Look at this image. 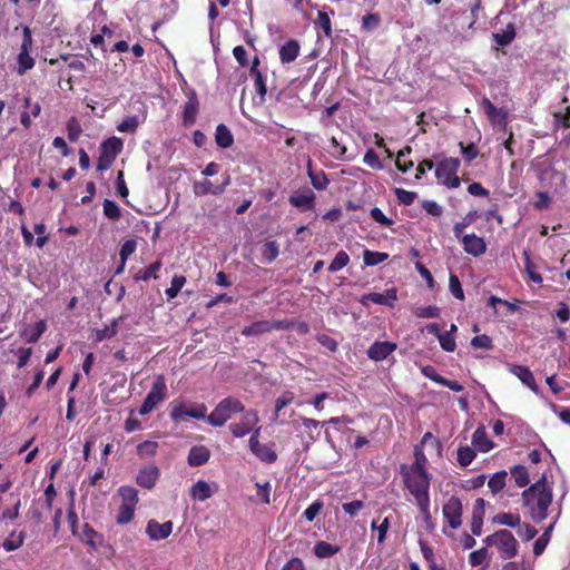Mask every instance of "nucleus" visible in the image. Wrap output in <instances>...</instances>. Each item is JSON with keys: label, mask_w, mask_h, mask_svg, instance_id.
Returning <instances> with one entry per match:
<instances>
[{"label": "nucleus", "mask_w": 570, "mask_h": 570, "mask_svg": "<svg viewBox=\"0 0 570 570\" xmlns=\"http://www.w3.org/2000/svg\"><path fill=\"white\" fill-rule=\"evenodd\" d=\"M552 490L547 484L546 475L522 492L523 507H525L534 522H541L548 517V509L552 503Z\"/></svg>", "instance_id": "1"}, {"label": "nucleus", "mask_w": 570, "mask_h": 570, "mask_svg": "<svg viewBox=\"0 0 570 570\" xmlns=\"http://www.w3.org/2000/svg\"><path fill=\"white\" fill-rule=\"evenodd\" d=\"M400 473L403 478L404 487L414 497L415 502L430 499V483L432 475L428 470H410L407 465L402 464Z\"/></svg>", "instance_id": "2"}, {"label": "nucleus", "mask_w": 570, "mask_h": 570, "mask_svg": "<svg viewBox=\"0 0 570 570\" xmlns=\"http://www.w3.org/2000/svg\"><path fill=\"white\" fill-rule=\"evenodd\" d=\"M245 411V405L235 396H227L218 402L206 421L215 428L223 426L233 415Z\"/></svg>", "instance_id": "3"}, {"label": "nucleus", "mask_w": 570, "mask_h": 570, "mask_svg": "<svg viewBox=\"0 0 570 570\" xmlns=\"http://www.w3.org/2000/svg\"><path fill=\"white\" fill-rule=\"evenodd\" d=\"M487 546L495 547L503 560H509L518 554L519 543L511 531L498 530L484 540Z\"/></svg>", "instance_id": "4"}, {"label": "nucleus", "mask_w": 570, "mask_h": 570, "mask_svg": "<svg viewBox=\"0 0 570 570\" xmlns=\"http://www.w3.org/2000/svg\"><path fill=\"white\" fill-rule=\"evenodd\" d=\"M459 168V158H444L436 165L435 176L448 188H458L461 184V179L458 176Z\"/></svg>", "instance_id": "5"}, {"label": "nucleus", "mask_w": 570, "mask_h": 570, "mask_svg": "<svg viewBox=\"0 0 570 570\" xmlns=\"http://www.w3.org/2000/svg\"><path fill=\"white\" fill-rule=\"evenodd\" d=\"M167 395V385L164 375L158 374L151 385L150 391L145 397L139 414L146 415L150 413Z\"/></svg>", "instance_id": "6"}, {"label": "nucleus", "mask_w": 570, "mask_h": 570, "mask_svg": "<svg viewBox=\"0 0 570 570\" xmlns=\"http://www.w3.org/2000/svg\"><path fill=\"white\" fill-rule=\"evenodd\" d=\"M259 432L261 428L255 429L254 433L250 435L248 445L252 453L265 463H274L277 460V453L274 451L271 444H264L259 442Z\"/></svg>", "instance_id": "7"}, {"label": "nucleus", "mask_w": 570, "mask_h": 570, "mask_svg": "<svg viewBox=\"0 0 570 570\" xmlns=\"http://www.w3.org/2000/svg\"><path fill=\"white\" fill-rule=\"evenodd\" d=\"M462 501L460 498L452 495L443 505L442 513L449 527L456 530L462 524Z\"/></svg>", "instance_id": "8"}, {"label": "nucleus", "mask_w": 570, "mask_h": 570, "mask_svg": "<svg viewBox=\"0 0 570 570\" xmlns=\"http://www.w3.org/2000/svg\"><path fill=\"white\" fill-rule=\"evenodd\" d=\"M259 422L258 414L254 410L246 411L242 420L229 425V431L235 438H243L253 430L257 429Z\"/></svg>", "instance_id": "9"}, {"label": "nucleus", "mask_w": 570, "mask_h": 570, "mask_svg": "<svg viewBox=\"0 0 570 570\" xmlns=\"http://www.w3.org/2000/svg\"><path fill=\"white\" fill-rule=\"evenodd\" d=\"M316 196L309 188L296 190L293 193L288 202L292 206L298 208L301 212L312 210L315 207Z\"/></svg>", "instance_id": "10"}, {"label": "nucleus", "mask_w": 570, "mask_h": 570, "mask_svg": "<svg viewBox=\"0 0 570 570\" xmlns=\"http://www.w3.org/2000/svg\"><path fill=\"white\" fill-rule=\"evenodd\" d=\"M397 344L389 341H375L367 350L370 360L381 362L386 360L395 350Z\"/></svg>", "instance_id": "11"}, {"label": "nucleus", "mask_w": 570, "mask_h": 570, "mask_svg": "<svg viewBox=\"0 0 570 570\" xmlns=\"http://www.w3.org/2000/svg\"><path fill=\"white\" fill-rule=\"evenodd\" d=\"M230 185V176L225 175L224 181L220 185L215 186L210 180L204 179L194 184V193L197 196L206 195H220L225 191L226 187Z\"/></svg>", "instance_id": "12"}, {"label": "nucleus", "mask_w": 570, "mask_h": 570, "mask_svg": "<svg viewBox=\"0 0 570 570\" xmlns=\"http://www.w3.org/2000/svg\"><path fill=\"white\" fill-rule=\"evenodd\" d=\"M173 527L174 524L171 521L159 523L155 519H151L147 522L146 533L151 540H164L170 535Z\"/></svg>", "instance_id": "13"}, {"label": "nucleus", "mask_w": 570, "mask_h": 570, "mask_svg": "<svg viewBox=\"0 0 570 570\" xmlns=\"http://www.w3.org/2000/svg\"><path fill=\"white\" fill-rule=\"evenodd\" d=\"M481 106L484 109V112L488 119L494 124L500 126H507L508 121V111L504 109L497 108L489 98L483 97L481 100Z\"/></svg>", "instance_id": "14"}, {"label": "nucleus", "mask_w": 570, "mask_h": 570, "mask_svg": "<svg viewBox=\"0 0 570 570\" xmlns=\"http://www.w3.org/2000/svg\"><path fill=\"white\" fill-rule=\"evenodd\" d=\"M397 299L396 288L392 287L386 289L384 294L382 293H367L364 294L360 302L363 305H367L368 302L379 304V305H386V306H393V303Z\"/></svg>", "instance_id": "15"}, {"label": "nucleus", "mask_w": 570, "mask_h": 570, "mask_svg": "<svg viewBox=\"0 0 570 570\" xmlns=\"http://www.w3.org/2000/svg\"><path fill=\"white\" fill-rule=\"evenodd\" d=\"M462 244L465 253L478 257L485 253L487 244L482 237L476 236L475 234H469L462 236Z\"/></svg>", "instance_id": "16"}, {"label": "nucleus", "mask_w": 570, "mask_h": 570, "mask_svg": "<svg viewBox=\"0 0 570 570\" xmlns=\"http://www.w3.org/2000/svg\"><path fill=\"white\" fill-rule=\"evenodd\" d=\"M159 478V469L156 465L142 468L136 476V483L144 489H153Z\"/></svg>", "instance_id": "17"}, {"label": "nucleus", "mask_w": 570, "mask_h": 570, "mask_svg": "<svg viewBox=\"0 0 570 570\" xmlns=\"http://www.w3.org/2000/svg\"><path fill=\"white\" fill-rule=\"evenodd\" d=\"M301 52V45L296 39H288L278 50L279 60L283 65L293 62Z\"/></svg>", "instance_id": "18"}, {"label": "nucleus", "mask_w": 570, "mask_h": 570, "mask_svg": "<svg viewBox=\"0 0 570 570\" xmlns=\"http://www.w3.org/2000/svg\"><path fill=\"white\" fill-rule=\"evenodd\" d=\"M188 100L186 101L184 106V112H183V122L185 126H190L195 124L196 117L199 110V101L197 99V95L194 90H191L187 95Z\"/></svg>", "instance_id": "19"}, {"label": "nucleus", "mask_w": 570, "mask_h": 570, "mask_svg": "<svg viewBox=\"0 0 570 570\" xmlns=\"http://www.w3.org/2000/svg\"><path fill=\"white\" fill-rule=\"evenodd\" d=\"M509 371L515 375L524 385H527L531 391L538 393L539 387L534 380V376L529 367L523 365L512 364L509 366Z\"/></svg>", "instance_id": "20"}, {"label": "nucleus", "mask_w": 570, "mask_h": 570, "mask_svg": "<svg viewBox=\"0 0 570 570\" xmlns=\"http://www.w3.org/2000/svg\"><path fill=\"white\" fill-rule=\"evenodd\" d=\"M484 513H485V501L482 498H478L474 503V509H473L472 520H471V531L476 537L481 535Z\"/></svg>", "instance_id": "21"}, {"label": "nucleus", "mask_w": 570, "mask_h": 570, "mask_svg": "<svg viewBox=\"0 0 570 570\" xmlns=\"http://www.w3.org/2000/svg\"><path fill=\"white\" fill-rule=\"evenodd\" d=\"M46 331H47V323L45 320H40L32 326L31 325L26 326L21 331L20 336L27 343H37Z\"/></svg>", "instance_id": "22"}, {"label": "nucleus", "mask_w": 570, "mask_h": 570, "mask_svg": "<svg viewBox=\"0 0 570 570\" xmlns=\"http://www.w3.org/2000/svg\"><path fill=\"white\" fill-rule=\"evenodd\" d=\"M472 444L476 451L489 452L493 449L494 443L488 438L485 428L483 425L476 428L472 435Z\"/></svg>", "instance_id": "23"}, {"label": "nucleus", "mask_w": 570, "mask_h": 570, "mask_svg": "<svg viewBox=\"0 0 570 570\" xmlns=\"http://www.w3.org/2000/svg\"><path fill=\"white\" fill-rule=\"evenodd\" d=\"M307 175L311 179V184L317 190L326 189L327 185L330 184V180L323 169H320V170L313 169V161L311 158H308V161H307Z\"/></svg>", "instance_id": "24"}, {"label": "nucleus", "mask_w": 570, "mask_h": 570, "mask_svg": "<svg viewBox=\"0 0 570 570\" xmlns=\"http://www.w3.org/2000/svg\"><path fill=\"white\" fill-rule=\"evenodd\" d=\"M124 320V316L118 318H114L109 325H106L104 328L94 330L92 336L95 342H102L108 338H112L117 335L119 324Z\"/></svg>", "instance_id": "25"}, {"label": "nucleus", "mask_w": 570, "mask_h": 570, "mask_svg": "<svg viewBox=\"0 0 570 570\" xmlns=\"http://www.w3.org/2000/svg\"><path fill=\"white\" fill-rule=\"evenodd\" d=\"M210 451L204 445H195L189 450L187 462L190 466H199L208 462Z\"/></svg>", "instance_id": "26"}, {"label": "nucleus", "mask_w": 570, "mask_h": 570, "mask_svg": "<svg viewBox=\"0 0 570 570\" xmlns=\"http://www.w3.org/2000/svg\"><path fill=\"white\" fill-rule=\"evenodd\" d=\"M122 147H124L122 140L120 138L114 136V137L105 139L100 144L99 151H102L106 155H109L110 157L116 159L117 156L121 153Z\"/></svg>", "instance_id": "27"}, {"label": "nucleus", "mask_w": 570, "mask_h": 570, "mask_svg": "<svg viewBox=\"0 0 570 570\" xmlns=\"http://www.w3.org/2000/svg\"><path fill=\"white\" fill-rule=\"evenodd\" d=\"M215 141L220 148H229L234 144V136L228 127L224 124H219L216 127Z\"/></svg>", "instance_id": "28"}, {"label": "nucleus", "mask_w": 570, "mask_h": 570, "mask_svg": "<svg viewBox=\"0 0 570 570\" xmlns=\"http://www.w3.org/2000/svg\"><path fill=\"white\" fill-rule=\"evenodd\" d=\"M272 332L271 321H256L248 326H245L242 330V335L249 336H258L265 333Z\"/></svg>", "instance_id": "29"}, {"label": "nucleus", "mask_w": 570, "mask_h": 570, "mask_svg": "<svg viewBox=\"0 0 570 570\" xmlns=\"http://www.w3.org/2000/svg\"><path fill=\"white\" fill-rule=\"evenodd\" d=\"M190 495L194 500L205 501L213 495V491L206 481L199 480L191 485Z\"/></svg>", "instance_id": "30"}, {"label": "nucleus", "mask_w": 570, "mask_h": 570, "mask_svg": "<svg viewBox=\"0 0 570 570\" xmlns=\"http://www.w3.org/2000/svg\"><path fill=\"white\" fill-rule=\"evenodd\" d=\"M341 551V547L326 541H317L314 546V553L320 559L331 558Z\"/></svg>", "instance_id": "31"}, {"label": "nucleus", "mask_w": 570, "mask_h": 570, "mask_svg": "<svg viewBox=\"0 0 570 570\" xmlns=\"http://www.w3.org/2000/svg\"><path fill=\"white\" fill-rule=\"evenodd\" d=\"M492 37L499 46H508L515 38V27L513 23H508L505 29L502 30V32L493 33Z\"/></svg>", "instance_id": "32"}, {"label": "nucleus", "mask_w": 570, "mask_h": 570, "mask_svg": "<svg viewBox=\"0 0 570 570\" xmlns=\"http://www.w3.org/2000/svg\"><path fill=\"white\" fill-rule=\"evenodd\" d=\"M30 52L31 51H21L20 50V52L17 57V63H18L17 72L20 76L24 75L28 70H30L35 67L36 61L31 57Z\"/></svg>", "instance_id": "33"}, {"label": "nucleus", "mask_w": 570, "mask_h": 570, "mask_svg": "<svg viewBox=\"0 0 570 570\" xmlns=\"http://www.w3.org/2000/svg\"><path fill=\"white\" fill-rule=\"evenodd\" d=\"M118 493L121 497L122 503L135 507L138 503V491L130 485H122L118 489Z\"/></svg>", "instance_id": "34"}, {"label": "nucleus", "mask_w": 570, "mask_h": 570, "mask_svg": "<svg viewBox=\"0 0 570 570\" xmlns=\"http://www.w3.org/2000/svg\"><path fill=\"white\" fill-rule=\"evenodd\" d=\"M494 523L507 525L510 528H517L521 523V519L519 514H512L509 512H501L493 517L492 520Z\"/></svg>", "instance_id": "35"}, {"label": "nucleus", "mask_w": 570, "mask_h": 570, "mask_svg": "<svg viewBox=\"0 0 570 570\" xmlns=\"http://www.w3.org/2000/svg\"><path fill=\"white\" fill-rule=\"evenodd\" d=\"M161 261L157 259L156 262L151 263L146 268H142L137 272L135 275L136 281H148L150 278H157V272L161 268Z\"/></svg>", "instance_id": "36"}, {"label": "nucleus", "mask_w": 570, "mask_h": 570, "mask_svg": "<svg viewBox=\"0 0 570 570\" xmlns=\"http://www.w3.org/2000/svg\"><path fill=\"white\" fill-rule=\"evenodd\" d=\"M507 476H508L507 471L501 470V471L494 473L489 479L488 487L490 488V490L492 491L493 494H497L504 489Z\"/></svg>", "instance_id": "37"}, {"label": "nucleus", "mask_w": 570, "mask_h": 570, "mask_svg": "<svg viewBox=\"0 0 570 570\" xmlns=\"http://www.w3.org/2000/svg\"><path fill=\"white\" fill-rule=\"evenodd\" d=\"M24 539H26L24 532L21 531L18 534H16V532L12 531L10 533V535L7 539H4L2 547L8 552L14 551V550L19 549L20 547H22Z\"/></svg>", "instance_id": "38"}, {"label": "nucleus", "mask_w": 570, "mask_h": 570, "mask_svg": "<svg viewBox=\"0 0 570 570\" xmlns=\"http://www.w3.org/2000/svg\"><path fill=\"white\" fill-rule=\"evenodd\" d=\"M389 258L387 253L374 252L365 249L363 253V261L366 266H376Z\"/></svg>", "instance_id": "39"}, {"label": "nucleus", "mask_w": 570, "mask_h": 570, "mask_svg": "<svg viewBox=\"0 0 570 570\" xmlns=\"http://www.w3.org/2000/svg\"><path fill=\"white\" fill-rule=\"evenodd\" d=\"M414 462L407 466L410 470H428V459L424 454L423 446L421 444H416L413 450Z\"/></svg>", "instance_id": "40"}, {"label": "nucleus", "mask_w": 570, "mask_h": 570, "mask_svg": "<svg viewBox=\"0 0 570 570\" xmlns=\"http://www.w3.org/2000/svg\"><path fill=\"white\" fill-rule=\"evenodd\" d=\"M510 472H511L512 478L515 481V484L519 488H523L529 484V482H530L529 473H528V469L524 465H521V464L514 465Z\"/></svg>", "instance_id": "41"}, {"label": "nucleus", "mask_w": 570, "mask_h": 570, "mask_svg": "<svg viewBox=\"0 0 570 570\" xmlns=\"http://www.w3.org/2000/svg\"><path fill=\"white\" fill-rule=\"evenodd\" d=\"M83 540L91 548L96 549L102 541V537L88 523L82 529Z\"/></svg>", "instance_id": "42"}, {"label": "nucleus", "mask_w": 570, "mask_h": 570, "mask_svg": "<svg viewBox=\"0 0 570 570\" xmlns=\"http://www.w3.org/2000/svg\"><path fill=\"white\" fill-rule=\"evenodd\" d=\"M135 510H136L135 507L127 505V504H120V507L118 508L117 515H116V522L121 525L128 524L129 522L132 521V519L135 517Z\"/></svg>", "instance_id": "43"}, {"label": "nucleus", "mask_w": 570, "mask_h": 570, "mask_svg": "<svg viewBox=\"0 0 570 570\" xmlns=\"http://www.w3.org/2000/svg\"><path fill=\"white\" fill-rule=\"evenodd\" d=\"M350 263V256L345 250H340L328 266L330 273L343 269Z\"/></svg>", "instance_id": "44"}, {"label": "nucleus", "mask_w": 570, "mask_h": 570, "mask_svg": "<svg viewBox=\"0 0 570 570\" xmlns=\"http://www.w3.org/2000/svg\"><path fill=\"white\" fill-rule=\"evenodd\" d=\"M186 283V277L183 275H175L170 282V286L165 291L167 298H175L178 293L181 291L183 286Z\"/></svg>", "instance_id": "45"}, {"label": "nucleus", "mask_w": 570, "mask_h": 570, "mask_svg": "<svg viewBox=\"0 0 570 570\" xmlns=\"http://www.w3.org/2000/svg\"><path fill=\"white\" fill-rule=\"evenodd\" d=\"M476 456L475 449L468 445L458 449V462L461 466H468Z\"/></svg>", "instance_id": "46"}, {"label": "nucleus", "mask_w": 570, "mask_h": 570, "mask_svg": "<svg viewBox=\"0 0 570 570\" xmlns=\"http://www.w3.org/2000/svg\"><path fill=\"white\" fill-rule=\"evenodd\" d=\"M413 314L419 318H436L440 317L441 311L435 305H429L414 308Z\"/></svg>", "instance_id": "47"}, {"label": "nucleus", "mask_w": 570, "mask_h": 570, "mask_svg": "<svg viewBox=\"0 0 570 570\" xmlns=\"http://www.w3.org/2000/svg\"><path fill=\"white\" fill-rule=\"evenodd\" d=\"M315 24L326 37H332L331 18L326 11H318Z\"/></svg>", "instance_id": "48"}, {"label": "nucleus", "mask_w": 570, "mask_h": 570, "mask_svg": "<svg viewBox=\"0 0 570 570\" xmlns=\"http://www.w3.org/2000/svg\"><path fill=\"white\" fill-rule=\"evenodd\" d=\"M295 394L292 391H285L275 401L274 420H277L279 412L294 401Z\"/></svg>", "instance_id": "49"}, {"label": "nucleus", "mask_w": 570, "mask_h": 570, "mask_svg": "<svg viewBox=\"0 0 570 570\" xmlns=\"http://www.w3.org/2000/svg\"><path fill=\"white\" fill-rule=\"evenodd\" d=\"M416 504L419 507L420 512L422 513L423 521L426 524V529L429 531H433L434 523L432 521V515L430 512V499L423 500V501H417Z\"/></svg>", "instance_id": "50"}, {"label": "nucleus", "mask_w": 570, "mask_h": 570, "mask_svg": "<svg viewBox=\"0 0 570 570\" xmlns=\"http://www.w3.org/2000/svg\"><path fill=\"white\" fill-rule=\"evenodd\" d=\"M140 121L138 116H129L121 120L117 126V130L120 132H135Z\"/></svg>", "instance_id": "51"}, {"label": "nucleus", "mask_w": 570, "mask_h": 570, "mask_svg": "<svg viewBox=\"0 0 570 570\" xmlns=\"http://www.w3.org/2000/svg\"><path fill=\"white\" fill-rule=\"evenodd\" d=\"M102 206H104V215L107 218L112 219V220H117L120 218V216H121L120 208L114 200L105 199Z\"/></svg>", "instance_id": "52"}, {"label": "nucleus", "mask_w": 570, "mask_h": 570, "mask_svg": "<svg viewBox=\"0 0 570 570\" xmlns=\"http://www.w3.org/2000/svg\"><path fill=\"white\" fill-rule=\"evenodd\" d=\"M68 138L70 141H77L82 132L81 125L76 117H71L67 122Z\"/></svg>", "instance_id": "53"}, {"label": "nucleus", "mask_w": 570, "mask_h": 570, "mask_svg": "<svg viewBox=\"0 0 570 570\" xmlns=\"http://www.w3.org/2000/svg\"><path fill=\"white\" fill-rule=\"evenodd\" d=\"M552 199L547 191H538L535 194V200L533 202V208L537 210H547L550 208Z\"/></svg>", "instance_id": "54"}, {"label": "nucleus", "mask_w": 570, "mask_h": 570, "mask_svg": "<svg viewBox=\"0 0 570 570\" xmlns=\"http://www.w3.org/2000/svg\"><path fill=\"white\" fill-rule=\"evenodd\" d=\"M158 443L156 441H145L137 446V454L140 458L153 456L156 454Z\"/></svg>", "instance_id": "55"}, {"label": "nucleus", "mask_w": 570, "mask_h": 570, "mask_svg": "<svg viewBox=\"0 0 570 570\" xmlns=\"http://www.w3.org/2000/svg\"><path fill=\"white\" fill-rule=\"evenodd\" d=\"M411 151H412V148L410 146H406L397 153L395 165H396V168L402 173H406L414 165L412 160H407V161L402 160V157H404L406 154H410Z\"/></svg>", "instance_id": "56"}, {"label": "nucleus", "mask_w": 570, "mask_h": 570, "mask_svg": "<svg viewBox=\"0 0 570 570\" xmlns=\"http://www.w3.org/2000/svg\"><path fill=\"white\" fill-rule=\"evenodd\" d=\"M279 249L275 240H268L263 245L262 255L267 262H273L278 256Z\"/></svg>", "instance_id": "57"}, {"label": "nucleus", "mask_w": 570, "mask_h": 570, "mask_svg": "<svg viewBox=\"0 0 570 570\" xmlns=\"http://www.w3.org/2000/svg\"><path fill=\"white\" fill-rule=\"evenodd\" d=\"M459 146H460V149H461V153H462V156H463V159L466 161V163H471L473 159H475L480 151H479V148L475 146L474 142H471L469 145H464L462 141L459 142Z\"/></svg>", "instance_id": "58"}, {"label": "nucleus", "mask_w": 570, "mask_h": 570, "mask_svg": "<svg viewBox=\"0 0 570 570\" xmlns=\"http://www.w3.org/2000/svg\"><path fill=\"white\" fill-rule=\"evenodd\" d=\"M439 343L443 351L445 352H454L456 348V343L454 336L451 335V332H442L439 335Z\"/></svg>", "instance_id": "59"}, {"label": "nucleus", "mask_w": 570, "mask_h": 570, "mask_svg": "<svg viewBox=\"0 0 570 570\" xmlns=\"http://www.w3.org/2000/svg\"><path fill=\"white\" fill-rule=\"evenodd\" d=\"M449 288H450V292L452 293V295L455 298H458L460 301L464 299V292L462 289L460 279H459V277L455 274H450V277H449Z\"/></svg>", "instance_id": "60"}, {"label": "nucleus", "mask_w": 570, "mask_h": 570, "mask_svg": "<svg viewBox=\"0 0 570 570\" xmlns=\"http://www.w3.org/2000/svg\"><path fill=\"white\" fill-rule=\"evenodd\" d=\"M552 529V525L549 527L543 533L541 537H539L535 541H534V544H533V553L534 556H540L543 553V551L546 550L547 546H548V542L550 540V535H549V532L551 531Z\"/></svg>", "instance_id": "61"}, {"label": "nucleus", "mask_w": 570, "mask_h": 570, "mask_svg": "<svg viewBox=\"0 0 570 570\" xmlns=\"http://www.w3.org/2000/svg\"><path fill=\"white\" fill-rule=\"evenodd\" d=\"M188 407L183 403H175L173 402L170 404V417L173 421H180L184 420L187 416Z\"/></svg>", "instance_id": "62"}, {"label": "nucleus", "mask_w": 570, "mask_h": 570, "mask_svg": "<svg viewBox=\"0 0 570 570\" xmlns=\"http://www.w3.org/2000/svg\"><path fill=\"white\" fill-rule=\"evenodd\" d=\"M324 503L321 500L314 501L307 509L304 511L303 515L306 521H314L316 517L321 513Z\"/></svg>", "instance_id": "63"}, {"label": "nucleus", "mask_w": 570, "mask_h": 570, "mask_svg": "<svg viewBox=\"0 0 570 570\" xmlns=\"http://www.w3.org/2000/svg\"><path fill=\"white\" fill-rule=\"evenodd\" d=\"M395 196L400 204H403L405 206H410L414 203L416 198V193L410 191L403 188H396L395 189Z\"/></svg>", "instance_id": "64"}]
</instances>
